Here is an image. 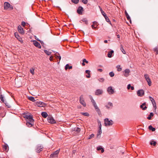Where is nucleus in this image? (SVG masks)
<instances>
[{
	"label": "nucleus",
	"instance_id": "1",
	"mask_svg": "<svg viewBox=\"0 0 158 158\" xmlns=\"http://www.w3.org/2000/svg\"><path fill=\"white\" fill-rule=\"evenodd\" d=\"M60 150V149H59L54 152L52 153L50 156V158H58V155Z\"/></svg>",
	"mask_w": 158,
	"mask_h": 158
},
{
	"label": "nucleus",
	"instance_id": "2",
	"mask_svg": "<svg viewBox=\"0 0 158 158\" xmlns=\"http://www.w3.org/2000/svg\"><path fill=\"white\" fill-rule=\"evenodd\" d=\"M24 118L26 119V121L31 123L34 122V121L33 118V116L32 115L25 114L24 115Z\"/></svg>",
	"mask_w": 158,
	"mask_h": 158
},
{
	"label": "nucleus",
	"instance_id": "3",
	"mask_svg": "<svg viewBox=\"0 0 158 158\" xmlns=\"http://www.w3.org/2000/svg\"><path fill=\"white\" fill-rule=\"evenodd\" d=\"M104 124L106 126H110L113 124V121L112 120H109L108 118H106L104 119Z\"/></svg>",
	"mask_w": 158,
	"mask_h": 158
},
{
	"label": "nucleus",
	"instance_id": "4",
	"mask_svg": "<svg viewBox=\"0 0 158 158\" xmlns=\"http://www.w3.org/2000/svg\"><path fill=\"white\" fill-rule=\"evenodd\" d=\"M4 7L5 10H7L10 8L13 9V7L8 2H5L4 4Z\"/></svg>",
	"mask_w": 158,
	"mask_h": 158
},
{
	"label": "nucleus",
	"instance_id": "5",
	"mask_svg": "<svg viewBox=\"0 0 158 158\" xmlns=\"http://www.w3.org/2000/svg\"><path fill=\"white\" fill-rule=\"evenodd\" d=\"M144 77L146 79V80L147 81L149 86H151L152 85V82L151 81V79H150L148 75L147 74H145Z\"/></svg>",
	"mask_w": 158,
	"mask_h": 158
},
{
	"label": "nucleus",
	"instance_id": "6",
	"mask_svg": "<svg viewBox=\"0 0 158 158\" xmlns=\"http://www.w3.org/2000/svg\"><path fill=\"white\" fill-rule=\"evenodd\" d=\"M43 147L42 145H38L36 147L35 151L37 153H40L43 150Z\"/></svg>",
	"mask_w": 158,
	"mask_h": 158
},
{
	"label": "nucleus",
	"instance_id": "7",
	"mask_svg": "<svg viewBox=\"0 0 158 158\" xmlns=\"http://www.w3.org/2000/svg\"><path fill=\"white\" fill-rule=\"evenodd\" d=\"M47 119L48 122L51 124H53L56 123V121L51 116H49Z\"/></svg>",
	"mask_w": 158,
	"mask_h": 158
},
{
	"label": "nucleus",
	"instance_id": "8",
	"mask_svg": "<svg viewBox=\"0 0 158 158\" xmlns=\"http://www.w3.org/2000/svg\"><path fill=\"white\" fill-rule=\"evenodd\" d=\"M36 105L39 107H44L47 104H46L41 102H36Z\"/></svg>",
	"mask_w": 158,
	"mask_h": 158
},
{
	"label": "nucleus",
	"instance_id": "9",
	"mask_svg": "<svg viewBox=\"0 0 158 158\" xmlns=\"http://www.w3.org/2000/svg\"><path fill=\"white\" fill-rule=\"evenodd\" d=\"M137 95L139 97H142L144 94V91L142 89L139 90L137 92Z\"/></svg>",
	"mask_w": 158,
	"mask_h": 158
},
{
	"label": "nucleus",
	"instance_id": "10",
	"mask_svg": "<svg viewBox=\"0 0 158 158\" xmlns=\"http://www.w3.org/2000/svg\"><path fill=\"white\" fill-rule=\"evenodd\" d=\"M6 115V112H5L4 109L0 107V118L4 117Z\"/></svg>",
	"mask_w": 158,
	"mask_h": 158
},
{
	"label": "nucleus",
	"instance_id": "11",
	"mask_svg": "<svg viewBox=\"0 0 158 158\" xmlns=\"http://www.w3.org/2000/svg\"><path fill=\"white\" fill-rule=\"evenodd\" d=\"M80 102L82 104L84 107H85L86 106L85 102L83 98V96L81 95L80 97Z\"/></svg>",
	"mask_w": 158,
	"mask_h": 158
},
{
	"label": "nucleus",
	"instance_id": "12",
	"mask_svg": "<svg viewBox=\"0 0 158 158\" xmlns=\"http://www.w3.org/2000/svg\"><path fill=\"white\" fill-rule=\"evenodd\" d=\"M108 93L110 94H112L114 93V89H113L111 86L109 87L107 89Z\"/></svg>",
	"mask_w": 158,
	"mask_h": 158
},
{
	"label": "nucleus",
	"instance_id": "13",
	"mask_svg": "<svg viewBox=\"0 0 158 158\" xmlns=\"http://www.w3.org/2000/svg\"><path fill=\"white\" fill-rule=\"evenodd\" d=\"M83 11V8L81 6H79L77 10V12L79 15H81L82 14V12Z\"/></svg>",
	"mask_w": 158,
	"mask_h": 158
},
{
	"label": "nucleus",
	"instance_id": "14",
	"mask_svg": "<svg viewBox=\"0 0 158 158\" xmlns=\"http://www.w3.org/2000/svg\"><path fill=\"white\" fill-rule=\"evenodd\" d=\"M18 30L19 32L21 34H23L24 33L23 29L20 25L18 26Z\"/></svg>",
	"mask_w": 158,
	"mask_h": 158
},
{
	"label": "nucleus",
	"instance_id": "15",
	"mask_svg": "<svg viewBox=\"0 0 158 158\" xmlns=\"http://www.w3.org/2000/svg\"><path fill=\"white\" fill-rule=\"evenodd\" d=\"M33 44L36 47H37L40 48H41V46L40 44L36 40H34L33 41Z\"/></svg>",
	"mask_w": 158,
	"mask_h": 158
},
{
	"label": "nucleus",
	"instance_id": "16",
	"mask_svg": "<svg viewBox=\"0 0 158 158\" xmlns=\"http://www.w3.org/2000/svg\"><path fill=\"white\" fill-rule=\"evenodd\" d=\"M2 148L6 152H7L9 150V146L6 143H4V144L2 145Z\"/></svg>",
	"mask_w": 158,
	"mask_h": 158
},
{
	"label": "nucleus",
	"instance_id": "17",
	"mask_svg": "<svg viewBox=\"0 0 158 158\" xmlns=\"http://www.w3.org/2000/svg\"><path fill=\"white\" fill-rule=\"evenodd\" d=\"M125 73L124 75L125 77H127L129 75L130 73V70L129 69H126L124 70Z\"/></svg>",
	"mask_w": 158,
	"mask_h": 158
},
{
	"label": "nucleus",
	"instance_id": "18",
	"mask_svg": "<svg viewBox=\"0 0 158 158\" xmlns=\"http://www.w3.org/2000/svg\"><path fill=\"white\" fill-rule=\"evenodd\" d=\"M103 90L102 89H98L96 90L95 92V94L96 95H99L102 94L103 93Z\"/></svg>",
	"mask_w": 158,
	"mask_h": 158
},
{
	"label": "nucleus",
	"instance_id": "19",
	"mask_svg": "<svg viewBox=\"0 0 158 158\" xmlns=\"http://www.w3.org/2000/svg\"><path fill=\"white\" fill-rule=\"evenodd\" d=\"M55 56L56 57V58L57 59H59V61H60L61 59V57L60 56V54L59 53H58L57 52H56L55 54ZM60 63V61H59L58 62V64H59Z\"/></svg>",
	"mask_w": 158,
	"mask_h": 158
},
{
	"label": "nucleus",
	"instance_id": "20",
	"mask_svg": "<svg viewBox=\"0 0 158 158\" xmlns=\"http://www.w3.org/2000/svg\"><path fill=\"white\" fill-rule=\"evenodd\" d=\"M15 36L16 38H17V39L18 40L20 41V42H22V39L20 38V36H19V35L18 34V33H15Z\"/></svg>",
	"mask_w": 158,
	"mask_h": 158
},
{
	"label": "nucleus",
	"instance_id": "21",
	"mask_svg": "<svg viewBox=\"0 0 158 158\" xmlns=\"http://www.w3.org/2000/svg\"><path fill=\"white\" fill-rule=\"evenodd\" d=\"M113 106L112 103L110 102H108V104L106 106V107L108 109L110 108H112Z\"/></svg>",
	"mask_w": 158,
	"mask_h": 158
},
{
	"label": "nucleus",
	"instance_id": "22",
	"mask_svg": "<svg viewBox=\"0 0 158 158\" xmlns=\"http://www.w3.org/2000/svg\"><path fill=\"white\" fill-rule=\"evenodd\" d=\"M26 122H27L26 124V125L29 127H31L33 125L34 123H31V122H28L27 121H26Z\"/></svg>",
	"mask_w": 158,
	"mask_h": 158
},
{
	"label": "nucleus",
	"instance_id": "23",
	"mask_svg": "<svg viewBox=\"0 0 158 158\" xmlns=\"http://www.w3.org/2000/svg\"><path fill=\"white\" fill-rule=\"evenodd\" d=\"M41 115L44 118H46L48 116V114L47 113L45 112H42L41 114Z\"/></svg>",
	"mask_w": 158,
	"mask_h": 158
},
{
	"label": "nucleus",
	"instance_id": "24",
	"mask_svg": "<svg viewBox=\"0 0 158 158\" xmlns=\"http://www.w3.org/2000/svg\"><path fill=\"white\" fill-rule=\"evenodd\" d=\"M102 133V130L101 129L100 130V129H99L98 134L97 135V138L99 139L100 137V135Z\"/></svg>",
	"mask_w": 158,
	"mask_h": 158
},
{
	"label": "nucleus",
	"instance_id": "25",
	"mask_svg": "<svg viewBox=\"0 0 158 158\" xmlns=\"http://www.w3.org/2000/svg\"><path fill=\"white\" fill-rule=\"evenodd\" d=\"M85 73L88 74L87 75H86V77L89 78L90 77V71L89 70H86L85 71Z\"/></svg>",
	"mask_w": 158,
	"mask_h": 158
},
{
	"label": "nucleus",
	"instance_id": "26",
	"mask_svg": "<svg viewBox=\"0 0 158 158\" xmlns=\"http://www.w3.org/2000/svg\"><path fill=\"white\" fill-rule=\"evenodd\" d=\"M97 149L98 151L101 150L102 153H103L104 152V149L101 146L98 147Z\"/></svg>",
	"mask_w": 158,
	"mask_h": 158
},
{
	"label": "nucleus",
	"instance_id": "27",
	"mask_svg": "<svg viewBox=\"0 0 158 158\" xmlns=\"http://www.w3.org/2000/svg\"><path fill=\"white\" fill-rule=\"evenodd\" d=\"M146 105V103H144L142 105H140V108L142 109V110H145L147 108V107L146 106H144V107L143 106Z\"/></svg>",
	"mask_w": 158,
	"mask_h": 158
},
{
	"label": "nucleus",
	"instance_id": "28",
	"mask_svg": "<svg viewBox=\"0 0 158 158\" xmlns=\"http://www.w3.org/2000/svg\"><path fill=\"white\" fill-rule=\"evenodd\" d=\"M104 18H105L106 21L107 22L111 24L112 25V24L111 23L110 21V20L109 18L108 17V16L106 15H105L104 16Z\"/></svg>",
	"mask_w": 158,
	"mask_h": 158
},
{
	"label": "nucleus",
	"instance_id": "29",
	"mask_svg": "<svg viewBox=\"0 0 158 158\" xmlns=\"http://www.w3.org/2000/svg\"><path fill=\"white\" fill-rule=\"evenodd\" d=\"M114 53V51L113 50H111L110 52H109L108 54V56L109 58H111L112 57V54Z\"/></svg>",
	"mask_w": 158,
	"mask_h": 158
},
{
	"label": "nucleus",
	"instance_id": "30",
	"mask_svg": "<svg viewBox=\"0 0 158 158\" xmlns=\"http://www.w3.org/2000/svg\"><path fill=\"white\" fill-rule=\"evenodd\" d=\"M72 68V66H69V64H67L65 66V69L66 70H67L68 69H70Z\"/></svg>",
	"mask_w": 158,
	"mask_h": 158
},
{
	"label": "nucleus",
	"instance_id": "31",
	"mask_svg": "<svg viewBox=\"0 0 158 158\" xmlns=\"http://www.w3.org/2000/svg\"><path fill=\"white\" fill-rule=\"evenodd\" d=\"M153 113L152 112H151L150 113V114L148 115V117L147 118L149 120H150L151 119L152 117H153Z\"/></svg>",
	"mask_w": 158,
	"mask_h": 158
},
{
	"label": "nucleus",
	"instance_id": "32",
	"mask_svg": "<svg viewBox=\"0 0 158 158\" xmlns=\"http://www.w3.org/2000/svg\"><path fill=\"white\" fill-rule=\"evenodd\" d=\"M152 104L154 108V110H155V111H156V105L155 101L152 102Z\"/></svg>",
	"mask_w": 158,
	"mask_h": 158
},
{
	"label": "nucleus",
	"instance_id": "33",
	"mask_svg": "<svg viewBox=\"0 0 158 158\" xmlns=\"http://www.w3.org/2000/svg\"><path fill=\"white\" fill-rule=\"evenodd\" d=\"M28 99L31 101L33 102H35V98L34 97L32 96H30L28 98Z\"/></svg>",
	"mask_w": 158,
	"mask_h": 158
},
{
	"label": "nucleus",
	"instance_id": "34",
	"mask_svg": "<svg viewBox=\"0 0 158 158\" xmlns=\"http://www.w3.org/2000/svg\"><path fill=\"white\" fill-rule=\"evenodd\" d=\"M148 128L150 130H152V131H155L156 129L155 128L153 127L152 126L150 125Z\"/></svg>",
	"mask_w": 158,
	"mask_h": 158
},
{
	"label": "nucleus",
	"instance_id": "35",
	"mask_svg": "<svg viewBox=\"0 0 158 158\" xmlns=\"http://www.w3.org/2000/svg\"><path fill=\"white\" fill-rule=\"evenodd\" d=\"M74 131L77 132V133H79L80 132L81 130L78 127H75L74 128Z\"/></svg>",
	"mask_w": 158,
	"mask_h": 158
},
{
	"label": "nucleus",
	"instance_id": "36",
	"mask_svg": "<svg viewBox=\"0 0 158 158\" xmlns=\"http://www.w3.org/2000/svg\"><path fill=\"white\" fill-rule=\"evenodd\" d=\"M44 52L48 56L50 55L51 54V52H49L46 50H44Z\"/></svg>",
	"mask_w": 158,
	"mask_h": 158
},
{
	"label": "nucleus",
	"instance_id": "37",
	"mask_svg": "<svg viewBox=\"0 0 158 158\" xmlns=\"http://www.w3.org/2000/svg\"><path fill=\"white\" fill-rule=\"evenodd\" d=\"M99 8H100V10L101 11V12L102 15L104 16L105 15H106V14H105V13L104 12V11H103L102 8L100 6H99Z\"/></svg>",
	"mask_w": 158,
	"mask_h": 158
},
{
	"label": "nucleus",
	"instance_id": "38",
	"mask_svg": "<svg viewBox=\"0 0 158 158\" xmlns=\"http://www.w3.org/2000/svg\"><path fill=\"white\" fill-rule=\"evenodd\" d=\"M120 49L121 50L122 52L124 54H126V53L125 51L124 50L122 45H120Z\"/></svg>",
	"mask_w": 158,
	"mask_h": 158
},
{
	"label": "nucleus",
	"instance_id": "39",
	"mask_svg": "<svg viewBox=\"0 0 158 158\" xmlns=\"http://www.w3.org/2000/svg\"><path fill=\"white\" fill-rule=\"evenodd\" d=\"M116 68L117 69V71H121L122 70V68L120 67V65H118L116 66Z\"/></svg>",
	"mask_w": 158,
	"mask_h": 158
},
{
	"label": "nucleus",
	"instance_id": "40",
	"mask_svg": "<svg viewBox=\"0 0 158 158\" xmlns=\"http://www.w3.org/2000/svg\"><path fill=\"white\" fill-rule=\"evenodd\" d=\"M156 142L154 141H152L150 143V144L151 145H152L153 144L154 146H155L156 144Z\"/></svg>",
	"mask_w": 158,
	"mask_h": 158
},
{
	"label": "nucleus",
	"instance_id": "41",
	"mask_svg": "<svg viewBox=\"0 0 158 158\" xmlns=\"http://www.w3.org/2000/svg\"><path fill=\"white\" fill-rule=\"evenodd\" d=\"M153 51L156 52V54H158V48L156 47L155 48L153 49Z\"/></svg>",
	"mask_w": 158,
	"mask_h": 158
},
{
	"label": "nucleus",
	"instance_id": "42",
	"mask_svg": "<svg viewBox=\"0 0 158 158\" xmlns=\"http://www.w3.org/2000/svg\"><path fill=\"white\" fill-rule=\"evenodd\" d=\"M4 103H5L6 106H7L8 108H10L11 107V106L10 105V104H9L8 103L6 102H6H4Z\"/></svg>",
	"mask_w": 158,
	"mask_h": 158
},
{
	"label": "nucleus",
	"instance_id": "43",
	"mask_svg": "<svg viewBox=\"0 0 158 158\" xmlns=\"http://www.w3.org/2000/svg\"><path fill=\"white\" fill-rule=\"evenodd\" d=\"M94 106L95 108V109L96 110V111H99L100 110L99 108H98V106H97L96 104L95 105H94Z\"/></svg>",
	"mask_w": 158,
	"mask_h": 158
},
{
	"label": "nucleus",
	"instance_id": "44",
	"mask_svg": "<svg viewBox=\"0 0 158 158\" xmlns=\"http://www.w3.org/2000/svg\"><path fill=\"white\" fill-rule=\"evenodd\" d=\"M81 114L83 115L89 116V114L88 113L85 112V113H81Z\"/></svg>",
	"mask_w": 158,
	"mask_h": 158
},
{
	"label": "nucleus",
	"instance_id": "45",
	"mask_svg": "<svg viewBox=\"0 0 158 158\" xmlns=\"http://www.w3.org/2000/svg\"><path fill=\"white\" fill-rule=\"evenodd\" d=\"M98 80L100 82H102L104 81V79L103 78H100L98 79Z\"/></svg>",
	"mask_w": 158,
	"mask_h": 158
},
{
	"label": "nucleus",
	"instance_id": "46",
	"mask_svg": "<svg viewBox=\"0 0 158 158\" xmlns=\"http://www.w3.org/2000/svg\"><path fill=\"white\" fill-rule=\"evenodd\" d=\"M91 101L92 102V103L93 106L94 105H95V104H96L95 101L93 99V98H92V97L91 98Z\"/></svg>",
	"mask_w": 158,
	"mask_h": 158
},
{
	"label": "nucleus",
	"instance_id": "47",
	"mask_svg": "<svg viewBox=\"0 0 158 158\" xmlns=\"http://www.w3.org/2000/svg\"><path fill=\"white\" fill-rule=\"evenodd\" d=\"M94 134H92L91 135H90L89 136V137H88L89 139H91L92 138H93L94 137Z\"/></svg>",
	"mask_w": 158,
	"mask_h": 158
},
{
	"label": "nucleus",
	"instance_id": "48",
	"mask_svg": "<svg viewBox=\"0 0 158 158\" xmlns=\"http://www.w3.org/2000/svg\"><path fill=\"white\" fill-rule=\"evenodd\" d=\"M98 125L99 126V129H100V130H101V127H102L101 123L100 121H98Z\"/></svg>",
	"mask_w": 158,
	"mask_h": 158
},
{
	"label": "nucleus",
	"instance_id": "49",
	"mask_svg": "<svg viewBox=\"0 0 158 158\" xmlns=\"http://www.w3.org/2000/svg\"><path fill=\"white\" fill-rule=\"evenodd\" d=\"M34 70L33 68H32L30 69V72L33 75L34 73Z\"/></svg>",
	"mask_w": 158,
	"mask_h": 158
},
{
	"label": "nucleus",
	"instance_id": "50",
	"mask_svg": "<svg viewBox=\"0 0 158 158\" xmlns=\"http://www.w3.org/2000/svg\"><path fill=\"white\" fill-rule=\"evenodd\" d=\"M109 75L111 77H112L114 76V74L113 72H111L110 73Z\"/></svg>",
	"mask_w": 158,
	"mask_h": 158
},
{
	"label": "nucleus",
	"instance_id": "51",
	"mask_svg": "<svg viewBox=\"0 0 158 158\" xmlns=\"http://www.w3.org/2000/svg\"><path fill=\"white\" fill-rule=\"evenodd\" d=\"M82 21L83 22H84L86 24H88V21L87 20V19H85V18L83 19L82 20Z\"/></svg>",
	"mask_w": 158,
	"mask_h": 158
},
{
	"label": "nucleus",
	"instance_id": "52",
	"mask_svg": "<svg viewBox=\"0 0 158 158\" xmlns=\"http://www.w3.org/2000/svg\"><path fill=\"white\" fill-rule=\"evenodd\" d=\"M72 1L75 4H77L79 2V0H72Z\"/></svg>",
	"mask_w": 158,
	"mask_h": 158
},
{
	"label": "nucleus",
	"instance_id": "53",
	"mask_svg": "<svg viewBox=\"0 0 158 158\" xmlns=\"http://www.w3.org/2000/svg\"><path fill=\"white\" fill-rule=\"evenodd\" d=\"M82 2L84 4H86L88 2V0H81Z\"/></svg>",
	"mask_w": 158,
	"mask_h": 158
},
{
	"label": "nucleus",
	"instance_id": "54",
	"mask_svg": "<svg viewBox=\"0 0 158 158\" xmlns=\"http://www.w3.org/2000/svg\"><path fill=\"white\" fill-rule=\"evenodd\" d=\"M126 17L127 18V19L130 21V23H131V20L129 16L128 15L126 16Z\"/></svg>",
	"mask_w": 158,
	"mask_h": 158
},
{
	"label": "nucleus",
	"instance_id": "55",
	"mask_svg": "<svg viewBox=\"0 0 158 158\" xmlns=\"http://www.w3.org/2000/svg\"><path fill=\"white\" fill-rule=\"evenodd\" d=\"M149 98L150 100V101H151L152 103V102H153L155 101V100H154V99L152 98V97L150 96L149 97Z\"/></svg>",
	"mask_w": 158,
	"mask_h": 158
},
{
	"label": "nucleus",
	"instance_id": "56",
	"mask_svg": "<svg viewBox=\"0 0 158 158\" xmlns=\"http://www.w3.org/2000/svg\"><path fill=\"white\" fill-rule=\"evenodd\" d=\"M82 62H83L85 63L86 64H88V61L86 60L85 59H83V60Z\"/></svg>",
	"mask_w": 158,
	"mask_h": 158
},
{
	"label": "nucleus",
	"instance_id": "57",
	"mask_svg": "<svg viewBox=\"0 0 158 158\" xmlns=\"http://www.w3.org/2000/svg\"><path fill=\"white\" fill-rule=\"evenodd\" d=\"M26 23L24 22V21H23L22 22V23H21V25L23 26V27H25V25H26Z\"/></svg>",
	"mask_w": 158,
	"mask_h": 158
},
{
	"label": "nucleus",
	"instance_id": "58",
	"mask_svg": "<svg viewBox=\"0 0 158 158\" xmlns=\"http://www.w3.org/2000/svg\"><path fill=\"white\" fill-rule=\"evenodd\" d=\"M97 24L96 25V27H95L94 25H91V27L93 29H95V28H96L97 27Z\"/></svg>",
	"mask_w": 158,
	"mask_h": 158
},
{
	"label": "nucleus",
	"instance_id": "59",
	"mask_svg": "<svg viewBox=\"0 0 158 158\" xmlns=\"http://www.w3.org/2000/svg\"><path fill=\"white\" fill-rule=\"evenodd\" d=\"M53 56H51L49 58V60L51 61H52V60H53Z\"/></svg>",
	"mask_w": 158,
	"mask_h": 158
},
{
	"label": "nucleus",
	"instance_id": "60",
	"mask_svg": "<svg viewBox=\"0 0 158 158\" xmlns=\"http://www.w3.org/2000/svg\"><path fill=\"white\" fill-rule=\"evenodd\" d=\"M131 86L130 84H129V85H128L127 87L128 89H129L130 88H131Z\"/></svg>",
	"mask_w": 158,
	"mask_h": 158
},
{
	"label": "nucleus",
	"instance_id": "61",
	"mask_svg": "<svg viewBox=\"0 0 158 158\" xmlns=\"http://www.w3.org/2000/svg\"><path fill=\"white\" fill-rule=\"evenodd\" d=\"M98 71L100 72H102V69H98Z\"/></svg>",
	"mask_w": 158,
	"mask_h": 158
},
{
	"label": "nucleus",
	"instance_id": "62",
	"mask_svg": "<svg viewBox=\"0 0 158 158\" xmlns=\"http://www.w3.org/2000/svg\"><path fill=\"white\" fill-rule=\"evenodd\" d=\"M125 15L126 16H127V15H129L128 14L127 12V11L126 10H125Z\"/></svg>",
	"mask_w": 158,
	"mask_h": 158
},
{
	"label": "nucleus",
	"instance_id": "63",
	"mask_svg": "<svg viewBox=\"0 0 158 158\" xmlns=\"http://www.w3.org/2000/svg\"><path fill=\"white\" fill-rule=\"evenodd\" d=\"M97 23L95 21H94L93 22V25H94Z\"/></svg>",
	"mask_w": 158,
	"mask_h": 158
},
{
	"label": "nucleus",
	"instance_id": "64",
	"mask_svg": "<svg viewBox=\"0 0 158 158\" xmlns=\"http://www.w3.org/2000/svg\"><path fill=\"white\" fill-rule=\"evenodd\" d=\"M131 89L132 90H133L134 89V87L133 86H131Z\"/></svg>",
	"mask_w": 158,
	"mask_h": 158
}]
</instances>
